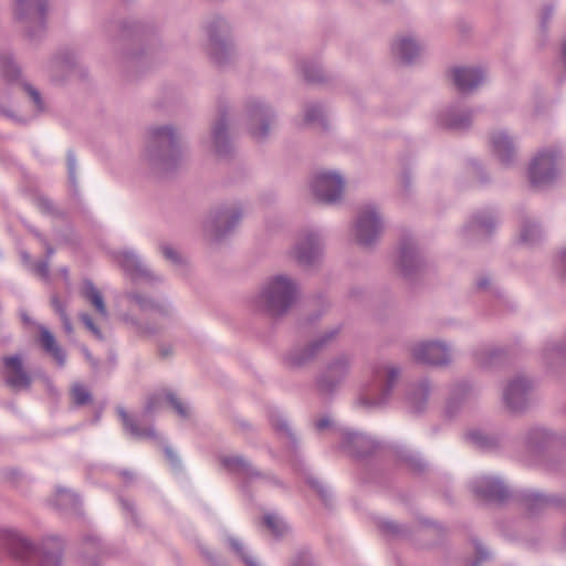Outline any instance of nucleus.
Wrapping results in <instances>:
<instances>
[{
	"label": "nucleus",
	"mask_w": 566,
	"mask_h": 566,
	"mask_svg": "<svg viewBox=\"0 0 566 566\" xmlns=\"http://www.w3.org/2000/svg\"><path fill=\"white\" fill-rule=\"evenodd\" d=\"M564 439L549 428L533 426L527 428L514 444L512 455L527 467H543L547 470H557L551 461L556 448Z\"/></svg>",
	"instance_id": "nucleus-1"
},
{
	"label": "nucleus",
	"mask_w": 566,
	"mask_h": 566,
	"mask_svg": "<svg viewBox=\"0 0 566 566\" xmlns=\"http://www.w3.org/2000/svg\"><path fill=\"white\" fill-rule=\"evenodd\" d=\"M2 541L10 555L25 565L62 566L64 545L60 536H46L35 546L21 533L9 530L2 533Z\"/></svg>",
	"instance_id": "nucleus-2"
},
{
	"label": "nucleus",
	"mask_w": 566,
	"mask_h": 566,
	"mask_svg": "<svg viewBox=\"0 0 566 566\" xmlns=\"http://www.w3.org/2000/svg\"><path fill=\"white\" fill-rule=\"evenodd\" d=\"M119 42L123 50L118 55V63L125 76L134 80L149 64L154 34L139 22L125 23L120 29Z\"/></svg>",
	"instance_id": "nucleus-3"
},
{
	"label": "nucleus",
	"mask_w": 566,
	"mask_h": 566,
	"mask_svg": "<svg viewBox=\"0 0 566 566\" xmlns=\"http://www.w3.org/2000/svg\"><path fill=\"white\" fill-rule=\"evenodd\" d=\"M181 136L172 125H156L148 129L146 159L158 174L172 171L181 160Z\"/></svg>",
	"instance_id": "nucleus-4"
},
{
	"label": "nucleus",
	"mask_w": 566,
	"mask_h": 566,
	"mask_svg": "<svg viewBox=\"0 0 566 566\" xmlns=\"http://www.w3.org/2000/svg\"><path fill=\"white\" fill-rule=\"evenodd\" d=\"M296 296V282L286 275L279 274L264 283L253 300V307L273 317L282 316L292 307Z\"/></svg>",
	"instance_id": "nucleus-5"
},
{
	"label": "nucleus",
	"mask_w": 566,
	"mask_h": 566,
	"mask_svg": "<svg viewBox=\"0 0 566 566\" xmlns=\"http://www.w3.org/2000/svg\"><path fill=\"white\" fill-rule=\"evenodd\" d=\"M401 369L390 361H377L371 366L370 379L363 387L359 402L366 407L385 406L398 384Z\"/></svg>",
	"instance_id": "nucleus-6"
},
{
	"label": "nucleus",
	"mask_w": 566,
	"mask_h": 566,
	"mask_svg": "<svg viewBox=\"0 0 566 566\" xmlns=\"http://www.w3.org/2000/svg\"><path fill=\"white\" fill-rule=\"evenodd\" d=\"M221 467L240 480V486L244 493H250V486L255 481H261L270 488L284 489L285 485L272 472H264L258 469L249 459L241 454L219 457Z\"/></svg>",
	"instance_id": "nucleus-7"
},
{
	"label": "nucleus",
	"mask_w": 566,
	"mask_h": 566,
	"mask_svg": "<svg viewBox=\"0 0 566 566\" xmlns=\"http://www.w3.org/2000/svg\"><path fill=\"white\" fill-rule=\"evenodd\" d=\"M48 0H15L14 19L31 42L46 33Z\"/></svg>",
	"instance_id": "nucleus-8"
},
{
	"label": "nucleus",
	"mask_w": 566,
	"mask_h": 566,
	"mask_svg": "<svg viewBox=\"0 0 566 566\" xmlns=\"http://www.w3.org/2000/svg\"><path fill=\"white\" fill-rule=\"evenodd\" d=\"M207 51L210 60L218 66L230 65L235 56V49L230 38V27L221 17L212 18L207 27Z\"/></svg>",
	"instance_id": "nucleus-9"
},
{
	"label": "nucleus",
	"mask_w": 566,
	"mask_h": 566,
	"mask_svg": "<svg viewBox=\"0 0 566 566\" xmlns=\"http://www.w3.org/2000/svg\"><path fill=\"white\" fill-rule=\"evenodd\" d=\"M276 120L274 109L259 97H250L244 104V126L258 143L265 142Z\"/></svg>",
	"instance_id": "nucleus-10"
},
{
	"label": "nucleus",
	"mask_w": 566,
	"mask_h": 566,
	"mask_svg": "<svg viewBox=\"0 0 566 566\" xmlns=\"http://www.w3.org/2000/svg\"><path fill=\"white\" fill-rule=\"evenodd\" d=\"M560 164L562 153L557 147H547L538 151L528 167L531 185L537 189L553 185L560 174Z\"/></svg>",
	"instance_id": "nucleus-11"
},
{
	"label": "nucleus",
	"mask_w": 566,
	"mask_h": 566,
	"mask_svg": "<svg viewBox=\"0 0 566 566\" xmlns=\"http://www.w3.org/2000/svg\"><path fill=\"white\" fill-rule=\"evenodd\" d=\"M243 216V206L239 201L224 202L210 211L203 223L205 231L214 241H220L231 233Z\"/></svg>",
	"instance_id": "nucleus-12"
},
{
	"label": "nucleus",
	"mask_w": 566,
	"mask_h": 566,
	"mask_svg": "<svg viewBox=\"0 0 566 566\" xmlns=\"http://www.w3.org/2000/svg\"><path fill=\"white\" fill-rule=\"evenodd\" d=\"M395 265L400 275L409 283H415L424 272L426 259L412 235L401 238Z\"/></svg>",
	"instance_id": "nucleus-13"
},
{
	"label": "nucleus",
	"mask_w": 566,
	"mask_h": 566,
	"mask_svg": "<svg viewBox=\"0 0 566 566\" xmlns=\"http://www.w3.org/2000/svg\"><path fill=\"white\" fill-rule=\"evenodd\" d=\"M384 230V220L375 205L365 206L357 214L354 233L357 243L364 248L375 245Z\"/></svg>",
	"instance_id": "nucleus-14"
},
{
	"label": "nucleus",
	"mask_w": 566,
	"mask_h": 566,
	"mask_svg": "<svg viewBox=\"0 0 566 566\" xmlns=\"http://www.w3.org/2000/svg\"><path fill=\"white\" fill-rule=\"evenodd\" d=\"M340 447L360 463H369L384 449V444L370 436L349 430L343 433Z\"/></svg>",
	"instance_id": "nucleus-15"
},
{
	"label": "nucleus",
	"mask_w": 566,
	"mask_h": 566,
	"mask_svg": "<svg viewBox=\"0 0 566 566\" xmlns=\"http://www.w3.org/2000/svg\"><path fill=\"white\" fill-rule=\"evenodd\" d=\"M531 517H535L549 507H564L566 496L555 494H545L532 489H521L514 491L512 496Z\"/></svg>",
	"instance_id": "nucleus-16"
},
{
	"label": "nucleus",
	"mask_w": 566,
	"mask_h": 566,
	"mask_svg": "<svg viewBox=\"0 0 566 566\" xmlns=\"http://www.w3.org/2000/svg\"><path fill=\"white\" fill-rule=\"evenodd\" d=\"M339 333V327H333L305 346H294L284 356L289 368H300L312 361Z\"/></svg>",
	"instance_id": "nucleus-17"
},
{
	"label": "nucleus",
	"mask_w": 566,
	"mask_h": 566,
	"mask_svg": "<svg viewBox=\"0 0 566 566\" xmlns=\"http://www.w3.org/2000/svg\"><path fill=\"white\" fill-rule=\"evenodd\" d=\"M470 489L476 497L488 502L503 503L514 494L500 478L489 475L473 479Z\"/></svg>",
	"instance_id": "nucleus-18"
},
{
	"label": "nucleus",
	"mask_w": 566,
	"mask_h": 566,
	"mask_svg": "<svg viewBox=\"0 0 566 566\" xmlns=\"http://www.w3.org/2000/svg\"><path fill=\"white\" fill-rule=\"evenodd\" d=\"M412 358L424 365L447 366L451 363V349L441 340H426L411 348Z\"/></svg>",
	"instance_id": "nucleus-19"
},
{
	"label": "nucleus",
	"mask_w": 566,
	"mask_h": 566,
	"mask_svg": "<svg viewBox=\"0 0 566 566\" xmlns=\"http://www.w3.org/2000/svg\"><path fill=\"white\" fill-rule=\"evenodd\" d=\"M315 198L323 203H335L343 195L344 179L337 172H319L312 181Z\"/></svg>",
	"instance_id": "nucleus-20"
},
{
	"label": "nucleus",
	"mask_w": 566,
	"mask_h": 566,
	"mask_svg": "<svg viewBox=\"0 0 566 566\" xmlns=\"http://www.w3.org/2000/svg\"><path fill=\"white\" fill-rule=\"evenodd\" d=\"M211 140L217 156L229 157L233 150L229 137V107L226 102L218 104V117L211 127Z\"/></svg>",
	"instance_id": "nucleus-21"
},
{
	"label": "nucleus",
	"mask_w": 566,
	"mask_h": 566,
	"mask_svg": "<svg viewBox=\"0 0 566 566\" xmlns=\"http://www.w3.org/2000/svg\"><path fill=\"white\" fill-rule=\"evenodd\" d=\"M117 262L123 271L134 281H145L148 283H159L163 277L154 273L143 259L133 250H125L117 254Z\"/></svg>",
	"instance_id": "nucleus-22"
},
{
	"label": "nucleus",
	"mask_w": 566,
	"mask_h": 566,
	"mask_svg": "<svg viewBox=\"0 0 566 566\" xmlns=\"http://www.w3.org/2000/svg\"><path fill=\"white\" fill-rule=\"evenodd\" d=\"M349 371V359L346 355H339L328 363L326 369L316 379V386L321 394H333L344 381Z\"/></svg>",
	"instance_id": "nucleus-23"
},
{
	"label": "nucleus",
	"mask_w": 566,
	"mask_h": 566,
	"mask_svg": "<svg viewBox=\"0 0 566 566\" xmlns=\"http://www.w3.org/2000/svg\"><path fill=\"white\" fill-rule=\"evenodd\" d=\"M3 364V378L7 386L14 391L27 390L32 385V377L23 366V360L20 355L4 356Z\"/></svg>",
	"instance_id": "nucleus-24"
},
{
	"label": "nucleus",
	"mask_w": 566,
	"mask_h": 566,
	"mask_svg": "<svg viewBox=\"0 0 566 566\" xmlns=\"http://www.w3.org/2000/svg\"><path fill=\"white\" fill-rule=\"evenodd\" d=\"M125 296L129 302L134 303L142 313L149 316L156 315L164 319L174 317L175 310L168 301L156 300L138 291H129Z\"/></svg>",
	"instance_id": "nucleus-25"
},
{
	"label": "nucleus",
	"mask_w": 566,
	"mask_h": 566,
	"mask_svg": "<svg viewBox=\"0 0 566 566\" xmlns=\"http://www.w3.org/2000/svg\"><path fill=\"white\" fill-rule=\"evenodd\" d=\"M532 382L525 377H515L504 389L503 400L511 411H522L528 403Z\"/></svg>",
	"instance_id": "nucleus-26"
},
{
	"label": "nucleus",
	"mask_w": 566,
	"mask_h": 566,
	"mask_svg": "<svg viewBox=\"0 0 566 566\" xmlns=\"http://www.w3.org/2000/svg\"><path fill=\"white\" fill-rule=\"evenodd\" d=\"M437 124L451 130L468 129L472 123V112L459 105H451L437 115Z\"/></svg>",
	"instance_id": "nucleus-27"
},
{
	"label": "nucleus",
	"mask_w": 566,
	"mask_h": 566,
	"mask_svg": "<svg viewBox=\"0 0 566 566\" xmlns=\"http://www.w3.org/2000/svg\"><path fill=\"white\" fill-rule=\"evenodd\" d=\"M322 255V241L317 233L305 234L295 245V258L302 265L315 264Z\"/></svg>",
	"instance_id": "nucleus-28"
},
{
	"label": "nucleus",
	"mask_w": 566,
	"mask_h": 566,
	"mask_svg": "<svg viewBox=\"0 0 566 566\" xmlns=\"http://www.w3.org/2000/svg\"><path fill=\"white\" fill-rule=\"evenodd\" d=\"M490 143L494 156L502 165L509 167L514 163L516 157L515 142L505 130L493 132Z\"/></svg>",
	"instance_id": "nucleus-29"
},
{
	"label": "nucleus",
	"mask_w": 566,
	"mask_h": 566,
	"mask_svg": "<svg viewBox=\"0 0 566 566\" xmlns=\"http://www.w3.org/2000/svg\"><path fill=\"white\" fill-rule=\"evenodd\" d=\"M496 227V218L491 211H480L464 226V235L468 240H476L490 235Z\"/></svg>",
	"instance_id": "nucleus-30"
},
{
	"label": "nucleus",
	"mask_w": 566,
	"mask_h": 566,
	"mask_svg": "<svg viewBox=\"0 0 566 566\" xmlns=\"http://www.w3.org/2000/svg\"><path fill=\"white\" fill-rule=\"evenodd\" d=\"M485 74L480 67H455L452 70V81L457 90L462 93H471L483 83Z\"/></svg>",
	"instance_id": "nucleus-31"
},
{
	"label": "nucleus",
	"mask_w": 566,
	"mask_h": 566,
	"mask_svg": "<svg viewBox=\"0 0 566 566\" xmlns=\"http://www.w3.org/2000/svg\"><path fill=\"white\" fill-rule=\"evenodd\" d=\"M394 56L405 65L413 64L421 55V44L411 35L398 38L391 45Z\"/></svg>",
	"instance_id": "nucleus-32"
},
{
	"label": "nucleus",
	"mask_w": 566,
	"mask_h": 566,
	"mask_svg": "<svg viewBox=\"0 0 566 566\" xmlns=\"http://www.w3.org/2000/svg\"><path fill=\"white\" fill-rule=\"evenodd\" d=\"M467 439L483 451L496 452L506 446V438L502 433H491L474 429L467 433Z\"/></svg>",
	"instance_id": "nucleus-33"
},
{
	"label": "nucleus",
	"mask_w": 566,
	"mask_h": 566,
	"mask_svg": "<svg viewBox=\"0 0 566 566\" xmlns=\"http://www.w3.org/2000/svg\"><path fill=\"white\" fill-rule=\"evenodd\" d=\"M430 392L431 386L427 379H421L408 387L406 400L413 412H421L424 410Z\"/></svg>",
	"instance_id": "nucleus-34"
},
{
	"label": "nucleus",
	"mask_w": 566,
	"mask_h": 566,
	"mask_svg": "<svg viewBox=\"0 0 566 566\" xmlns=\"http://www.w3.org/2000/svg\"><path fill=\"white\" fill-rule=\"evenodd\" d=\"M39 345L45 354L51 356L60 367H63L66 363V354L62 347L57 344L53 333L45 326H39Z\"/></svg>",
	"instance_id": "nucleus-35"
},
{
	"label": "nucleus",
	"mask_w": 566,
	"mask_h": 566,
	"mask_svg": "<svg viewBox=\"0 0 566 566\" xmlns=\"http://www.w3.org/2000/svg\"><path fill=\"white\" fill-rule=\"evenodd\" d=\"M76 69V56L70 50H62L57 52L50 61V72L53 81L60 82L65 77L60 76V71H63L67 75L74 72Z\"/></svg>",
	"instance_id": "nucleus-36"
},
{
	"label": "nucleus",
	"mask_w": 566,
	"mask_h": 566,
	"mask_svg": "<svg viewBox=\"0 0 566 566\" xmlns=\"http://www.w3.org/2000/svg\"><path fill=\"white\" fill-rule=\"evenodd\" d=\"M475 397V390L468 382H459L452 388L447 401L448 416H454L461 406Z\"/></svg>",
	"instance_id": "nucleus-37"
},
{
	"label": "nucleus",
	"mask_w": 566,
	"mask_h": 566,
	"mask_svg": "<svg viewBox=\"0 0 566 566\" xmlns=\"http://www.w3.org/2000/svg\"><path fill=\"white\" fill-rule=\"evenodd\" d=\"M117 415L120 418L124 430L134 439H158L159 436L153 427L142 428L136 419L130 416L124 407L116 408Z\"/></svg>",
	"instance_id": "nucleus-38"
},
{
	"label": "nucleus",
	"mask_w": 566,
	"mask_h": 566,
	"mask_svg": "<svg viewBox=\"0 0 566 566\" xmlns=\"http://www.w3.org/2000/svg\"><path fill=\"white\" fill-rule=\"evenodd\" d=\"M542 359L549 369H555L566 363V340L547 342L542 349Z\"/></svg>",
	"instance_id": "nucleus-39"
},
{
	"label": "nucleus",
	"mask_w": 566,
	"mask_h": 566,
	"mask_svg": "<svg viewBox=\"0 0 566 566\" xmlns=\"http://www.w3.org/2000/svg\"><path fill=\"white\" fill-rule=\"evenodd\" d=\"M226 543L232 555L244 566H261L256 558L251 554L249 547L240 538L228 535Z\"/></svg>",
	"instance_id": "nucleus-40"
},
{
	"label": "nucleus",
	"mask_w": 566,
	"mask_h": 566,
	"mask_svg": "<svg viewBox=\"0 0 566 566\" xmlns=\"http://www.w3.org/2000/svg\"><path fill=\"white\" fill-rule=\"evenodd\" d=\"M50 503L61 511H77L81 504L76 493L65 488H56L54 495L50 499Z\"/></svg>",
	"instance_id": "nucleus-41"
},
{
	"label": "nucleus",
	"mask_w": 566,
	"mask_h": 566,
	"mask_svg": "<svg viewBox=\"0 0 566 566\" xmlns=\"http://www.w3.org/2000/svg\"><path fill=\"white\" fill-rule=\"evenodd\" d=\"M122 318L124 323L139 336H154L163 332L165 328L163 324H157L154 322L143 323L140 319L129 313L123 314Z\"/></svg>",
	"instance_id": "nucleus-42"
},
{
	"label": "nucleus",
	"mask_w": 566,
	"mask_h": 566,
	"mask_svg": "<svg viewBox=\"0 0 566 566\" xmlns=\"http://www.w3.org/2000/svg\"><path fill=\"white\" fill-rule=\"evenodd\" d=\"M544 237L539 223L531 218H524L521 222L520 241L528 247L538 243Z\"/></svg>",
	"instance_id": "nucleus-43"
},
{
	"label": "nucleus",
	"mask_w": 566,
	"mask_h": 566,
	"mask_svg": "<svg viewBox=\"0 0 566 566\" xmlns=\"http://www.w3.org/2000/svg\"><path fill=\"white\" fill-rule=\"evenodd\" d=\"M81 295L90 302L96 310V312L102 316H107V307L104 302V297L99 290L95 286V284L91 280H84Z\"/></svg>",
	"instance_id": "nucleus-44"
},
{
	"label": "nucleus",
	"mask_w": 566,
	"mask_h": 566,
	"mask_svg": "<svg viewBox=\"0 0 566 566\" xmlns=\"http://www.w3.org/2000/svg\"><path fill=\"white\" fill-rule=\"evenodd\" d=\"M378 528L384 535L390 539H407L411 535V530L405 524H399L389 518H379L377 522Z\"/></svg>",
	"instance_id": "nucleus-45"
},
{
	"label": "nucleus",
	"mask_w": 566,
	"mask_h": 566,
	"mask_svg": "<svg viewBox=\"0 0 566 566\" xmlns=\"http://www.w3.org/2000/svg\"><path fill=\"white\" fill-rule=\"evenodd\" d=\"M397 455L400 461L415 473H422L428 468V463L420 454L407 449L406 447L399 448L397 450Z\"/></svg>",
	"instance_id": "nucleus-46"
},
{
	"label": "nucleus",
	"mask_w": 566,
	"mask_h": 566,
	"mask_svg": "<svg viewBox=\"0 0 566 566\" xmlns=\"http://www.w3.org/2000/svg\"><path fill=\"white\" fill-rule=\"evenodd\" d=\"M0 76L7 82H14L20 76V67L9 51H0Z\"/></svg>",
	"instance_id": "nucleus-47"
},
{
	"label": "nucleus",
	"mask_w": 566,
	"mask_h": 566,
	"mask_svg": "<svg viewBox=\"0 0 566 566\" xmlns=\"http://www.w3.org/2000/svg\"><path fill=\"white\" fill-rule=\"evenodd\" d=\"M304 120L306 124L316 125L323 130L328 128L324 108L319 104L312 103L305 106Z\"/></svg>",
	"instance_id": "nucleus-48"
},
{
	"label": "nucleus",
	"mask_w": 566,
	"mask_h": 566,
	"mask_svg": "<svg viewBox=\"0 0 566 566\" xmlns=\"http://www.w3.org/2000/svg\"><path fill=\"white\" fill-rule=\"evenodd\" d=\"M298 69L306 82L315 83L323 81V71L316 61L302 60L298 63Z\"/></svg>",
	"instance_id": "nucleus-49"
},
{
	"label": "nucleus",
	"mask_w": 566,
	"mask_h": 566,
	"mask_svg": "<svg viewBox=\"0 0 566 566\" xmlns=\"http://www.w3.org/2000/svg\"><path fill=\"white\" fill-rule=\"evenodd\" d=\"M263 523L276 538L283 537L290 531L287 523L282 517L272 513L264 515Z\"/></svg>",
	"instance_id": "nucleus-50"
},
{
	"label": "nucleus",
	"mask_w": 566,
	"mask_h": 566,
	"mask_svg": "<svg viewBox=\"0 0 566 566\" xmlns=\"http://www.w3.org/2000/svg\"><path fill=\"white\" fill-rule=\"evenodd\" d=\"M502 355V350L491 346H482L474 350L475 361L483 367L491 366Z\"/></svg>",
	"instance_id": "nucleus-51"
},
{
	"label": "nucleus",
	"mask_w": 566,
	"mask_h": 566,
	"mask_svg": "<svg viewBox=\"0 0 566 566\" xmlns=\"http://www.w3.org/2000/svg\"><path fill=\"white\" fill-rule=\"evenodd\" d=\"M71 398L76 407H82L92 402L91 391L82 384H75L71 389Z\"/></svg>",
	"instance_id": "nucleus-52"
},
{
	"label": "nucleus",
	"mask_w": 566,
	"mask_h": 566,
	"mask_svg": "<svg viewBox=\"0 0 566 566\" xmlns=\"http://www.w3.org/2000/svg\"><path fill=\"white\" fill-rule=\"evenodd\" d=\"M66 166L70 187L72 191L76 193L78 187L76 179L77 160L73 150H69L66 154Z\"/></svg>",
	"instance_id": "nucleus-53"
},
{
	"label": "nucleus",
	"mask_w": 566,
	"mask_h": 566,
	"mask_svg": "<svg viewBox=\"0 0 566 566\" xmlns=\"http://www.w3.org/2000/svg\"><path fill=\"white\" fill-rule=\"evenodd\" d=\"M271 423L277 432L284 433L287 437L292 447L296 444V438L292 430L290 429L289 422L282 416H272Z\"/></svg>",
	"instance_id": "nucleus-54"
},
{
	"label": "nucleus",
	"mask_w": 566,
	"mask_h": 566,
	"mask_svg": "<svg viewBox=\"0 0 566 566\" xmlns=\"http://www.w3.org/2000/svg\"><path fill=\"white\" fill-rule=\"evenodd\" d=\"M164 399L174 408L179 417L184 419L189 417L188 407L177 397L175 392L170 390L166 391L164 394Z\"/></svg>",
	"instance_id": "nucleus-55"
},
{
	"label": "nucleus",
	"mask_w": 566,
	"mask_h": 566,
	"mask_svg": "<svg viewBox=\"0 0 566 566\" xmlns=\"http://www.w3.org/2000/svg\"><path fill=\"white\" fill-rule=\"evenodd\" d=\"M472 544L475 551V557L471 560L468 566H480L483 562L491 557L489 549L476 538L472 539Z\"/></svg>",
	"instance_id": "nucleus-56"
},
{
	"label": "nucleus",
	"mask_w": 566,
	"mask_h": 566,
	"mask_svg": "<svg viewBox=\"0 0 566 566\" xmlns=\"http://www.w3.org/2000/svg\"><path fill=\"white\" fill-rule=\"evenodd\" d=\"M84 551L88 557H97L102 554V542L95 535H88L84 539Z\"/></svg>",
	"instance_id": "nucleus-57"
},
{
	"label": "nucleus",
	"mask_w": 566,
	"mask_h": 566,
	"mask_svg": "<svg viewBox=\"0 0 566 566\" xmlns=\"http://www.w3.org/2000/svg\"><path fill=\"white\" fill-rule=\"evenodd\" d=\"M307 483L317 492L324 504L329 505L332 493L328 488L325 486L319 480L312 476L307 478Z\"/></svg>",
	"instance_id": "nucleus-58"
},
{
	"label": "nucleus",
	"mask_w": 566,
	"mask_h": 566,
	"mask_svg": "<svg viewBox=\"0 0 566 566\" xmlns=\"http://www.w3.org/2000/svg\"><path fill=\"white\" fill-rule=\"evenodd\" d=\"M476 289L479 291H490L492 295H494L496 298L502 300L503 293L500 291V289L494 287L492 285V282L489 276L483 275L476 280Z\"/></svg>",
	"instance_id": "nucleus-59"
},
{
	"label": "nucleus",
	"mask_w": 566,
	"mask_h": 566,
	"mask_svg": "<svg viewBox=\"0 0 566 566\" xmlns=\"http://www.w3.org/2000/svg\"><path fill=\"white\" fill-rule=\"evenodd\" d=\"M118 501L122 505L123 511L126 514V517L130 521V523L133 525L138 526L139 521H138V516H137V512H136L134 503L124 497H119Z\"/></svg>",
	"instance_id": "nucleus-60"
},
{
	"label": "nucleus",
	"mask_w": 566,
	"mask_h": 566,
	"mask_svg": "<svg viewBox=\"0 0 566 566\" xmlns=\"http://www.w3.org/2000/svg\"><path fill=\"white\" fill-rule=\"evenodd\" d=\"M160 251L166 260L170 261L171 263H174L176 265L182 264L181 255L178 253V251L172 245H170L168 243H163L160 245Z\"/></svg>",
	"instance_id": "nucleus-61"
},
{
	"label": "nucleus",
	"mask_w": 566,
	"mask_h": 566,
	"mask_svg": "<svg viewBox=\"0 0 566 566\" xmlns=\"http://www.w3.org/2000/svg\"><path fill=\"white\" fill-rule=\"evenodd\" d=\"M290 566H314L312 555L308 549H300Z\"/></svg>",
	"instance_id": "nucleus-62"
},
{
	"label": "nucleus",
	"mask_w": 566,
	"mask_h": 566,
	"mask_svg": "<svg viewBox=\"0 0 566 566\" xmlns=\"http://www.w3.org/2000/svg\"><path fill=\"white\" fill-rule=\"evenodd\" d=\"M22 86H23L25 93L32 99V102H33L34 106L36 107V109L38 111H43L44 109V104H43V101H42L40 92L34 86H32L30 83H23Z\"/></svg>",
	"instance_id": "nucleus-63"
},
{
	"label": "nucleus",
	"mask_w": 566,
	"mask_h": 566,
	"mask_svg": "<svg viewBox=\"0 0 566 566\" xmlns=\"http://www.w3.org/2000/svg\"><path fill=\"white\" fill-rule=\"evenodd\" d=\"M555 272L562 280L566 281V247L555 260Z\"/></svg>",
	"instance_id": "nucleus-64"
}]
</instances>
